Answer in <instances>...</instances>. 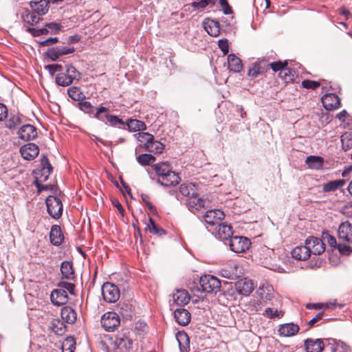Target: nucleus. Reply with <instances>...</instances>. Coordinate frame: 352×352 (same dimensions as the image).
Segmentation results:
<instances>
[{
  "instance_id": "nucleus-29",
  "label": "nucleus",
  "mask_w": 352,
  "mask_h": 352,
  "mask_svg": "<svg viewBox=\"0 0 352 352\" xmlns=\"http://www.w3.org/2000/svg\"><path fill=\"white\" fill-rule=\"evenodd\" d=\"M228 69L234 72H240L243 65L241 59L234 54H229L228 56Z\"/></svg>"
},
{
  "instance_id": "nucleus-1",
  "label": "nucleus",
  "mask_w": 352,
  "mask_h": 352,
  "mask_svg": "<svg viewBox=\"0 0 352 352\" xmlns=\"http://www.w3.org/2000/svg\"><path fill=\"white\" fill-rule=\"evenodd\" d=\"M199 284L202 291L207 293L216 294L221 287L220 280L217 277L210 274L202 276L200 278Z\"/></svg>"
},
{
  "instance_id": "nucleus-8",
  "label": "nucleus",
  "mask_w": 352,
  "mask_h": 352,
  "mask_svg": "<svg viewBox=\"0 0 352 352\" xmlns=\"http://www.w3.org/2000/svg\"><path fill=\"white\" fill-rule=\"evenodd\" d=\"M75 52L74 47H51L46 52L47 56L53 61L56 60L59 57L63 55L72 54Z\"/></svg>"
},
{
  "instance_id": "nucleus-18",
  "label": "nucleus",
  "mask_w": 352,
  "mask_h": 352,
  "mask_svg": "<svg viewBox=\"0 0 352 352\" xmlns=\"http://www.w3.org/2000/svg\"><path fill=\"white\" fill-rule=\"evenodd\" d=\"M294 258L298 261H305L310 257L311 252L307 245H299L294 248L291 252Z\"/></svg>"
},
{
  "instance_id": "nucleus-60",
  "label": "nucleus",
  "mask_w": 352,
  "mask_h": 352,
  "mask_svg": "<svg viewBox=\"0 0 352 352\" xmlns=\"http://www.w3.org/2000/svg\"><path fill=\"white\" fill-rule=\"evenodd\" d=\"M338 249L339 252L342 254L349 255L352 253L351 248L347 245L339 244L338 245Z\"/></svg>"
},
{
  "instance_id": "nucleus-5",
  "label": "nucleus",
  "mask_w": 352,
  "mask_h": 352,
  "mask_svg": "<svg viewBox=\"0 0 352 352\" xmlns=\"http://www.w3.org/2000/svg\"><path fill=\"white\" fill-rule=\"evenodd\" d=\"M251 245L250 241L244 236H232L229 241L230 250L236 253H241L248 250Z\"/></svg>"
},
{
  "instance_id": "nucleus-47",
  "label": "nucleus",
  "mask_w": 352,
  "mask_h": 352,
  "mask_svg": "<svg viewBox=\"0 0 352 352\" xmlns=\"http://www.w3.org/2000/svg\"><path fill=\"white\" fill-rule=\"evenodd\" d=\"M342 148L345 151L352 147V133H345L341 136Z\"/></svg>"
},
{
  "instance_id": "nucleus-44",
  "label": "nucleus",
  "mask_w": 352,
  "mask_h": 352,
  "mask_svg": "<svg viewBox=\"0 0 352 352\" xmlns=\"http://www.w3.org/2000/svg\"><path fill=\"white\" fill-rule=\"evenodd\" d=\"M146 149L150 152L162 153L164 149V145L160 142L155 141L153 139L151 141V143L146 146Z\"/></svg>"
},
{
  "instance_id": "nucleus-33",
  "label": "nucleus",
  "mask_w": 352,
  "mask_h": 352,
  "mask_svg": "<svg viewBox=\"0 0 352 352\" xmlns=\"http://www.w3.org/2000/svg\"><path fill=\"white\" fill-rule=\"evenodd\" d=\"M128 129L130 131L136 132L146 129L145 123L136 119H129L126 122Z\"/></svg>"
},
{
  "instance_id": "nucleus-43",
  "label": "nucleus",
  "mask_w": 352,
  "mask_h": 352,
  "mask_svg": "<svg viewBox=\"0 0 352 352\" xmlns=\"http://www.w3.org/2000/svg\"><path fill=\"white\" fill-rule=\"evenodd\" d=\"M137 161L142 166L152 164L155 161V157L151 154L143 153L137 157Z\"/></svg>"
},
{
  "instance_id": "nucleus-25",
  "label": "nucleus",
  "mask_w": 352,
  "mask_h": 352,
  "mask_svg": "<svg viewBox=\"0 0 352 352\" xmlns=\"http://www.w3.org/2000/svg\"><path fill=\"white\" fill-rule=\"evenodd\" d=\"M173 300L177 305L184 306L190 300V296L185 289H177L173 294Z\"/></svg>"
},
{
  "instance_id": "nucleus-63",
  "label": "nucleus",
  "mask_w": 352,
  "mask_h": 352,
  "mask_svg": "<svg viewBox=\"0 0 352 352\" xmlns=\"http://www.w3.org/2000/svg\"><path fill=\"white\" fill-rule=\"evenodd\" d=\"M191 6L195 9H199V8H205L208 5L206 0H201L198 2L192 3Z\"/></svg>"
},
{
  "instance_id": "nucleus-31",
  "label": "nucleus",
  "mask_w": 352,
  "mask_h": 352,
  "mask_svg": "<svg viewBox=\"0 0 352 352\" xmlns=\"http://www.w3.org/2000/svg\"><path fill=\"white\" fill-rule=\"evenodd\" d=\"M60 271L63 278L68 280H72L74 278V272L71 262L63 261L60 265Z\"/></svg>"
},
{
  "instance_id": "nucleus-58",
  "label": "nucleus",
  "mask_w": 352,
  "mask_h": 352,
  "mask_svg": "<svg viewBox=\"0 0 352 352\" xmlns=\"http://www.w3.org/2000/svg\"><path fill=\"white\" fill-rule=\"evenodd\" d=\"M323 239L326 241L331 247L336 248L338 247L337 241L336 238L329 234H325L323 235Z\"/></svg>"
},
{
  "instance_id": "nucleus-41",
  "label": "nucleus",
  "mask_w": 352,
  "mask_h": 352,
  "mask_svg": "<svg viewBox=\"0 0 352 352\" xmlns=\"http://www.w3.org/2000/svg\"><path fill=\"white\" fill-rule=\"evenodd\" d=\"M153 168L159 178H162L170 170L168 164L164 162L153 165Z\"/></svg>"
},
{
  "instance_id": "nucleus-9",
  "label": "nucleus",
  "mask_w": 352,
  "mask_h": 352,
  "mask_svg": "<svg viewBox=\"0 0 352 352\" xmlns=\"http://www.w3.org/2000/svg\"><path fill=\"white\" fill-rule=\"evenodd\" d=\"M19 138L24 141L34 140L37 136L36 129L32 124L23 125L18 131Z\"/></svg>"
},
{
  "instance_id": "nucleus-28",
  "label": "nucleus",
  "mask_w": 352,
  "mask_h": 352,
  "mask_svg": "<svg viewBox=\"0 0 352 352\" xmlns=\"http://www.w3.org/2000/svg\"><path fill=\"white\" fill-rule=\"evenodd\" d=\"M60 316L63 320L69 324L74 323L77 318L76 311L69 306H65L61 309Z\"/></svg>"
},
{
  "instance_id": "nucleus-62",
  "label": "nucleus",
  "mask_w": 352,
  "mask_h": 352,
  "mask_svg": "<svg viewBox=\"0 0 352 352\" xmlns=\"http://www.w3.org/2000/svg\"><path fill=\"white\" fill-rule=\"evenodd\" d=\"M58 42V38L57 37L54 38H49L44 41H40L39 44L41 46H48L51 44L56 43Z\"/></svg>"
},
{
  "instance_id": "nucleus-6",
  "label": "nucleus",
  "mask_w": 352,
  "mask_h": 352,
  "mask_svg": "<svg viewBox=\"0 0 352 352\" xmlns=\"http://www.w3.org/2000/svg\"><path fill=\"white\" fill-rule=\"evenodd\" d=\"M102 294L106 302L112 303L119 299L120 290L116 285L107 282L102 287Z\"/></svg>"
},
{
  "instance_id": "nucleus-45",
  "label": "nucleus",
  "mask_w": 352,
  "mask_h": 352,
  "mask_svg": "<svg viewBox=\"0 0 352 352\" xmlns=\"http://www.w3.org/2000/svg\"><path fill=\"white\" fill-rule=\"evenodd\" d=\"M135 136L140 142L144 144L145 148L151 143V141L154 139L153 135L146 132H139Z\"/></svg>"
},
{
  "instance_id": "nucleus-61",
  "label": "nucleus",
  "mask_w": 352,
  "mask_h": 352,
  "mask_svg": "<svg viewBox=\"0 0 352 352\" xmlns=\"http://www.w3.org/2000/svg\"><path fill=\"white\" fill-rule=\"evenodd\" d=\"M142 200L146 205V208L152 212H155L156 209L155 206L149 201L148 197L147 195L142 196Z\"/></svg>"
},
{
  "instance_id": "nucleus-52",
  "label": "nucleus",
  "mask_w": 352,
  "mask_h": 352,
  "mask_svg": "<svg viewBox=\"0 0 352 352\" xmlns=\"http://www.w3.org/2000/svg\"><path fill=\"white\" fill-rule=\"evenodd\" d=\"M27 31L32 34L34 36H39L41 35L47 34L50 30L45 28L35 29L32 28H28Z\"/></svg>"
},
{
  "instance_id": "nucleus-20",
  "label": "nucleus",
  "mask_w": 352,
  "mask_h": 352,
  "mask_svg": "<svg viewBox=\"0 0 352 352\" xmlns=\"http://www.w3.org/2000/svg\"><path fill=\"white\" fill-rule=\"evenodd\" d=\"M203 25L208 34L212 36H217L220 34V25L217 21L207 19Z\"/></svg>"
},
{
  "instance_id": "nucleus-37",
  "label": "nucleus",
  "mask_w": 352,
  "mask_h": 352,
  "mask_svg": "<svg viewBox=\"0 0 352 352\" xmlns=\"http://www.w3.org/2000/svg\"><path fill=\"white\" fill-rule=\"evenodd\" d=\"M23 20L25 23L32 25L38 23L41 18L34 12H30V11H25L23 14Z\"/></svg>"
},
{
  "instance_id": "nucleus-38",
  "label": "nucleus",
  "mask_w": 352,
  "mask_h": 352,
  "mask_svg": "<svg viewBox=\"0 0 352 352\" xmlns=\"http://www.w3.org/2000/svg\"><path fill=\"white\" fill-rule=\"evenodd\" d=\"M331 352H348L349 347L343 342L333 340L329 344Z\"/></svg>"
},
{
  "instance_id": "nucleus-2",
  "label": "nucleus",
  "mask_w": 352,
  "mask_h": 352,
  "mask_svg": "<svg viewBox=\"0 0 352 352\" xmlns=\"http://www.w3.org/2000/svg\"><path fill=\"white\" fill-rule=\"evenodd\" d=\"M48 214L54 219H59L63 212V204L59 198L50 195L46 199Z\"/></svg>"
},
{
  "instance_id": "nucleus-46",
  "label": "nucleus",
  "mask_w": 352,
  "mask_h": 352,
  "mask_svg": "<svg viewBox=\"0 0 352 352\" xmlns=\"http://www.w3.org/2000/svg\"><path fill=\"white\" fill-rule=\"evenodd\" d=\"M279 76L285 82H289L294 79L295 72L292 69L286 66L285 69L280 70L279 72Z\"/></svg>"
},
{
  "instance_id": "nucleus-50",
  "label": "nucleus",
  "mask_w": 352,
  "mask_h": 352,
  "mask_svg": "<svg viewBox=\"0 0 352 352\" xmlns=\"http://www.w3.org/2000/svg\"><path fill=\"white\" fill-rule=\"evenodd\" d=\"M263 316L269 318H280L283 316V312L276 309L267 308L264 311Z\"/></svg>"
},
{
  "instance_id": "nucleus-22",
  "label": "nucleus",
  "mask_w": 352,
  "mask_h": 352,
  "mask_svg": "<svg viewBox=\"0 0 352 352\" xmlns=\"http://www.w3.org/2000/svg\"><path fill=\"white\" fill-rule=\"evenodd\" d=\"M278 331L281 336H293L299 331V327L294 323L283 324L279 326Z\"/></svg>"
},
{
  "instance_id": "nucleus-16",
  "label": "nucleus",
  "mask_w": 352,
  "mask_h": 352,
  "mask_svg": "<svg viewBox=\"0 0 352 352\" xmlns=\"http://www.w3.org/2000/svg\"><path fill=\"white\" fill-rule=\"evenodd\" d=\"M237 292L243 296H248L254 290V283L248 278L241 279L236 284Z\"/></svg>"
},
{
  "instance_id": "nucleus-64",
  "label": "nucleus",
  "mask_w": 352,
  "mask_h": 352,
  "mask_svg": "<svg viewBox=\"0 0 352 352\" xmlns=\"http://www.w3.org/2000/svg\"><path fill=\"white\" fill-rule=\"evenodd\" d=\"M47 68H48L49 71L52 73L63 71V66L58 64L49 65L47 66Z\"/></svg>"
},
{
  "instance_id": "nucleus-10",
  "label": "nucleus",
  "mask_w": 352,
  "mask_h": 352,
  "mask_svg": "<svg viewBox=\"0 0 352 352\" xmlns=\"http://www.w3.org/2000/svg\"><path fill=\"white\" fill-rule=\"evenodd\" d=\"M20 153L25 160H32L38 156L39 148L34 143H28L21 147Z\"/></svg>"
},
{
  "instance_id": "nucleus-21",
  "label": "nucleus",
  "mask_w": 352,
  "mask_h": 352,
  "mask_svg": "<svg viewBox=\"0 0 352 352\" xmlns=\"http://www.w3.org/2000/svg\"><path fill=\"white\" fill-rule=\"evenodd\" d=\"M50 239L54 245L58 246L61 245L64 239V236L59 226L53 225L52 226L50 233Z\"/></svg>"
},
{
  "instance_id": "nucleus-59",
  "label": "nucleus",
  "mask_w": 352,
  "mask_h": 352,
  "mask_svg": "<svg viewBox=\"0 0 352 352\" xmlns=\"http://www.w3.org/2000/svg\"><path fill=\"white\" fill-rule=\"evenodd\" d=\"M219 3L225 14H230L232 13V8L228 4V0H220Z\"/></svg>"
},
{
  "instance_id": "nucleus-32",
  "label": "nucleus",
  "mask_w": 352,
  "mask_h": 352,
  "mask_svg": "<svg viewBox=\"0 0 352 352\" xmlns=\"http://www.w3.org/2000/svg\"><path fill=\"white\" fill-rule=\"evenodd\" d=\"M50 328L56 335L62 336L65 332L66 326L63 321L59 319H53L50 322Z\"/></svg>"
},
{
  "instance_id": "nucleus-42",
  "label": "nucleus",
  "mask_w": 352,
  "mask_h": 352,
  "mask_svg": "<svg viewBox=\"0 0 352 352\" xmlns=\"http://www.w3.org/2000/svg\"><path fill=\"white\" fill-rule=\"evenodd\" d=\"M76 349V340L72 337L67 338L63 342V352H74Z\"/></svg>"
},
{
  "instance_id": "nucleus-23",
  "label": "nucleus",
  "mask_w": 352,
  "mask_h": 352,
  "mask_svg": "<svg viewBox=\"0 0 352 352\" xmlns=\"http://www.w3.org/2000/svg\"><path fill=\"white\" fill-rule=\"evenodd\" d=\"M48 0H40L38 1H31L30 7L32 11L39 16L45 14L49 10Z\"/></svg>"
},
{
  "instance_id": "nucleus-3",
  "label": "nucleus",
  "mask_w": 352,
  "mask_h": 352,
  "mask_svg": "<svg viewBox=\"0 0 352 352\" xmlns=\"http://www.w3.org/2000/svg\"><path fill=\"white\" fill-rule=\"evenodd\" d=\"M109 109L107 107H100L96 109L94 118L104 122L106 119L110 126H116L117 124L124 125V121L116 116L109 115Z\"/></svg>"
},
{
  "instance_id": "nucleus-49",
  "label": "nucleus",
  "mask_w": 352,
  "mask_h": 352,
  "mask_svg": "<svg viewBox=\"0 0 352 352\" xmlns=\"http://www.w3.org/2000/svg\"><path fill=\"white\" fill-rule=\"evenodd\" d=\"M65 72L72 82L74 80H78L81 78V74L72 65H67Z\"/></svg>"
},
{
  "instance_id": "nucleus-35",
  "label": "nucleus",
  "mask_w": 352,
  "mask_h": 352,
  "mask_svg": "<svg viewBox=\"0 0 352 352\" xmlns=\"http://www.w3.org/2000/svg\"><path fill=\"white\" fill-rule=\"evenodd\" d=\"M305 162L309 168L318 170L322 168L324 160L321 157L311 155L306 159Z\"/></svg>"
},
{
  "instance_id": "nucleus-30",
  "label": "nucleus",
  "mask_w": 352,
  "mask_h": 352,
  "mask_svg": "<svg viewBox=\"0 0 352 352\" xmlns=\"http://www.w3.org/2000/svg\"><path fill=\"white\" fill-rule=\"evenodd\" d=\"M179 192L183 196L191 198L193 195H197V189L192 183H184L180 186Z\"/></svg>"
},
{
  "instance_id": "nucleus-15",
  "label": "nucleus",
  "mask_w": 352,
  "mask_h": 352,
  "mask_svg": "<svg viewBox=\"0 0 352 352\" xmlns=\"http://www.w3.org/2000/svg\"><path fill=\"white\" fill-rule=\"evenodd\" d=\"M322 102L324 107L329 111L338 108L340 104V99L335 94L324 95L322 98Z\"/></svg>"
},
{
  "instance_id": "nucleus-7",
  "label": "nucleus",
  "mask_w": 352,
  "mask_h": 352,
  "mask_svg": "<svg viewBox=\"0 0 352 352\" xmlns=\"http://www.w3.org/2000/svg\"><path fill=\"white\" fill-rule=\"evenodd\" d=\"M306 244L310 250V252L316 255H320L325 250V245L323 241L318 237L311 236L308 238L306 240Z\"/></svg>"
},
{
  "instance_id": "nucleus-39",
  "label": "nucleus",
  "mask_w": 352,
  "mask_h": 352,
  "mask_svg": "<svg viewBox=\"0 0 352 352\" xmlns=\"http://www.w3.org/2000/svg\"><path fill=\"white\" fill-rule=\"evenodd\" d=\"M56 82L60 86L67 87L71 85L73 82L65 72H62L56 75Z\"/></svg>"
},
{
  "instance_id": "nucleus-53",
  "label": "nucleus",
  "mask_w": 352,
  "mask_h": 352,
  "mask_svg": "<svg viewBox=\"0 0 352 352\" xmlns=\"http://www.w3.org/2000/svg\"><path fill=\"white\" fill-rule=\"evenodd\" d=\"M287 66V62L285 61L284 63L281 61L274 62L269 64V67L272 68V69L274 72H280L281 69H285Z\"/></svg>"
},
{
  "instance_id": "nucleus-24",
  "label": "nucleus",
  "mask_w": 352,
  "mask_h": 352,
  "mask_svg": "<svg viewBox=\"0 0 352 352\" xmlns=\"http://www.w3.org/2000/svg\"><path fill=\"white\" fill-rule=\"evenodd\" d=\"M179 177L175 172L170 170L162 178H158L157 183L162 186H174L179 183Z\"/></svg>"
},
{
  "instance_id": "nucleus-26",
  "label": "nucleus",
  "mask_w": 352,
  "mask_h": 352,
  "mask_svg": "<svg viewBox=\"0 0 352 352\" xmlns=\"http://www.w3.org/2000/svg\"><path fill=\"white\" fill-rule=\"evenodd\" d=\"M205 202L204 199L198 197L197 195H193L187 199L186 205L190 211L195 212L204 208Z\"/></svg>"
},
{
  "instance_id": "nucleus-36",
  "label": "nucleus",
  "mask_w": 352,
  "mask_h": 352,
  "mask_svg": "<svg viewBox=\"0 0 352 352\" xmlns=\"http://www.w3.org/2000/svg\"><path fill=\"white\" fill-rule=\"evenodd\" d=\"M69 96L75 101H82L85 98L83 92L77 87H71L68 89Z\"/></svg>"
},
{
  "instance_id": "nucleus-13",
  "label": "nucleus",
  "mask_w": 352,
  "mask_h": 352,
  "mask_svg": "<svg viewBox=\"0 0 352 352\" xmlns=\"http://www.w3.org/2000/svg\"><path fill=\"white\" fill-rule=\"evenodd\" d=\"M52 302L55 305H63L67 302V292L63 289H54L50 295Z\"/></svg>"
},
{
  "instance_id": "nucleus-14",
  "label": "nucleus",
  "mask_w": 352,
  "mask_h": 352,
  "mask_svg": "<svg viewBox=\"0 0 352 352\" xmlns=\"http://www.w3.org/2000/svg\"><path fill=\"white\" fill-rule=\"evenodd\" d=\"M269 69V64L265 60L255 62L248 70V76L252 78L257 77L259 74L267 72Z\"/></svg>"
},
{
  "instance_id": "nucleus-12",
  "label": "nucleus",
  "mask_w": 352,
  "mask_h": 352,
  "mask_svg": "<svg viewBox=\"0 0 352 352\" xmlns=\"http://www.w3.org/2000/svg\"><path fill=\"white\" fill-rule=\"evenodd\" d=\"M338 232L340 240L352 243V223L349 221L342 223Z\"/></svg>"
},
{
  "instance_id": "nucleus-40",
  "label": "nucleus",
  "mask_w": 352,
  "mask_h": 352,
  "mask_svg": "<svg viewBox=\"0 0 352 352\" xmlns=\"http://www.w3.org/2000/svg\"><path fill=\"white\" fill-rule=\"evenodd\" d=\"M148 222L149 223L147 224L146 228L151 233L159 236L166 234L165 230L162 228L157 226L152 218L149 217Z\"/></svg>"
},
{
  "instance_id": "nucleus-55",
  "label": "nucleus",
  "mask_w": 352,
  "mask_h": 352,
  "mask_svg": "<svg viewBox=\"0 0 352 352\" xmlns=\"http://www.w3.org/2000/svg\"><path fill=\"white\" fill-rule=\"evenodd\" d=\"M21 119L17 116H14L8 120V123H7V126L9 129H14L16 126L21 124Z\"/></svg>"
},
{
  "instance_id": "nucleus-54",
  "label": "nucleus",
  "mask_w": 352,
  "mask_h": 352,
  "mask_svg": "<svg viewBox=\"0 0 352 352\" xmlns=\"http://www.w3.org/2000/svg\"><path fill=\"white\" fill-rule=\"evenodd\" d=\"M302 86L306 89H316L320 86V82L318 81L304 80L302 82Z\"/></svg>"
},
{
  "instance_id": "nucleus-17",
  "label": "nucleus",
  "mask_w": 352,
  "mask_h": 352,
  "mask_svg": "<svg viewBox=\"0 0 352 352\" xmlns=\"http://www.w3.org/2000/svg\"><path fill=\"white\" fill-rule=\"evenodd\" d=\"M324 344L322 339L307 338L305 340V348L307 352H322Z\"/></svg>"
},
{
  "instance_id": "nucleus-56",
  "label": "nucleus",
  "mask_w": 352,
  "mask_h": 352,
  "mask_svg": "<svg viewBox=\"0 0 352 352\" xmlns=\"http://www.w3.org/2000/svg\"><path fill=\"white\" fill-rule=\"evenodd\" d=\"M45 26L50 30V32L52 34L58 32L62 28V25L60 23L56 22L47 23H45Z\"/></svg>"
},
{
  "instance_id": "nucleus-11",
  "label": "nucleus",
  "mask_w": 352,
  "mask_h": 352,
  "mask_svg": "<svg viewBox=\"0 0 352 352\" xmlns=\"http://www.w3.org/2000/svg\"><path fill=\"white\" fill-rule=\"evenodd\" d=\"M224 217V212L220 210H210L204 214V219L207 224L213 226L219 224Z\"/></svg>"
},
{
  "instance_id": "nucleus-19",
  "label": "nucleus",
  "mask_w": 352,
  "mask_h": 352,
  "mask_svg": "<svg viewBox=\"0 0 352 352\" xmlns=\"http://www.w3.org/2000/svg\"><path fill=\"white\" fill-rule=\"evenodd\" d=\"M176 322L182 326H186L190 322V313L183 308L176 309L174 311Z\"/></svg>"
},
{
  "instance_id": "nucleus-48",
  "label": "nucleus",
  "mask_w": 352,
  "mask_h": 352,
  "mask_svg": "<svg viewBox=\"0 0 352 352\" xmlns=\"http://www.w3.org/2000/svg\"><path fill=\"white\" fill-rule=\"evenodd\" d=\"M78 107L79 109L85 113L94 114V116L96 111V109H95L92 104L88 101H80L78 103Z\"/></svg>"
},
{
  "instance_id": "nucleus-57",
  "label": "nucleus",
  "mask_w": 352,
  "mask_h": 352,
  "mask_svg": "<svg viewBox=\"0 0 352 352\" xmlns=\"http://www.w3.org/2000/svg\"><path fill=\"white\" fill-rule=\"evenodd\" d=\"M220 50L223 52V54L226 55L229 52V45L227 39H221L218 42Z\"/></svg>"
},
{
  "instance_id": "nucleus-34",
  "label": "nucleus",
  "mask_w": 352,
  "mask_h": 352,
  "mask_svg": "<svg viewBox=\"0 0 352 352\" xmlns=\"http://www.w3.org/2000/svg\"><path fill=\"white\" fill-rule=\"evenodd\" d=\"M346 183L344 179H337L333 181H330L324 184H323L322 189L324 192H331L335 191L340 188L342 187Z\"/></svg>"
},
{
  "instance_id": "nucleus-27",
  "label": "nucleus",
  "mask_w": 352,
  "mask_h": 352,
  "mask_svg": "<svg viewBox=\"0 0 352 352\" xmlns=\"http://www.w3.org/2000/svg\"><path fill=\"white\" fill-rule=\"evenodd\" d=\"M216 234L221 240L230 239L232 234V227L226 223H219L217 226Z\"/></svg>"
},
{
  "instance_id": "nucleus-4",
  "label": "nucleus",
  "mask_w": 352,
  "mask_h": 352,
  "mask_svg": "<svg viewBox=\"0 0 352 352\" xmlns=\"http://www.w3.org/2000/svg\"><path fill=\"white\" fill-rule=\"evenodd\" d=\"M102 327L107 331H113L120 324L118 315L113 311L105 313L101 318Z\"/></svg>"
},
{
  "instance_id": "nucleus-51",
  "label": "nucleus",
  "mask_w": 352,
  "mask_h": 352,
  "mask_svg": "<svg viewBox=\"0 0 352 352\" xmlns=\"http://www.w3.org/2000/svg\"><path fill=\"white\" fill-rule=\"evenodd\" d=\"M58 289H63L67 292H69L71 294H74V285L71 283L60 281L58 283Z\"/></svg>"
}]
</instances>
